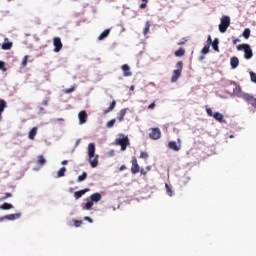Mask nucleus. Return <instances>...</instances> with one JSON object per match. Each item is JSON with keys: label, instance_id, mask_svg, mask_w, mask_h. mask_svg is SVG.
<instances>
[{"label": "nucleus", "instance_id": "obj_1", "mask_svg": "<svg viewBox=\"0 0 256 256\" xmlns=\"http://www.w3.org/2000/svg\"><path fill=\"white\" fill-rule=\"evenodd\" d=\"M88 157L89 163L93 169L99 165V155H95V144L89 143L88 144Z\"/></svg>", "mask_w": 256, "mask_h": 256}, {"label": "nucleus", "instance_id": "obj_2", "mask_svg": "<svg viewBox=\"0 0 256 256\" xmlns=\"http://www.w3.org/2000/svg\"><path fill=\"white\" fill-rule=\"evenodd\" d=\"M238 51H244V59L249 61V59H253V49H251V45L249 44H239L237 46Z\"/></svg>", "mask_w": 256, "mask_h": 256}, {"label": "nucleus", "instance_id": "obj_3", "mask_svg": "<svg viewBox=\"0 0 256 256\" xmlns=\"http://www.w3.org/2000/svg\"><path fill=\"white\" fill-rule=\"evenodd\" d=\"M181 73H183V61L176 63V69L172 73L171 83H177L179 77H181Z\"/></svg>", "mask_w": 256, "mask_h": 256}, {"label": "nucleus", "instance_id": "obj_4", "mask_svg": "<svg viewBox=\"0 0 256 256\" xmlns=\"http://www.w3.org/2000/svg\"><path fill=\"white\" fill-rule=\"evenodd\" d=\"M230 25H231V18L229 16H223L219 24L220 33H225L227 29H229Z\"/></svg>", "mask_w": 256, "mask_h": 256}, {"label": "nucleus", "instance_id": "obj_5", "mask_svg": "<svg viewBox=\"0 0 256 256\" xmlns=\"http://www.w3.org/2000/svg\"><path fill=\"white\" fill-rule=\"evenodd\" d=\"M232 84H234L235 86V88L233 89L234 95H236V97H239L240 99L245 100V98L249 95V93L243 92V90L241 89V86L237 85V83L233 82Z\"/></svg>", "mask_w": 256, "mask_h": 256}, {"label": "nucleus", "instance_id": "obj_6", "mask_svg": "<svg viewBox=\"0 0 256 256\" xmlns=\"http://www.w3.org/2000/svg\"><path fill=\"white\" fill-rule=\"evenodd\" d=\"M116 145H120L121 151H126L129 145V137L119 138L115 140Z\"/></svg>", "mask_w": 256, "mask_h": 256}, {"label": "nucleus", "instance_id": "obj_7", "mask_svg": "<svg viewBox=\"0 0 256 256\" xmlns=\"http://www.w3.org/2000/svg\"><path fill=\"white\" fill-rule=\"evenodd\" d=\"M53 45H54V52L59 53L61 49H63V42H61V38L55 37L53 39Z\"/></svg>", "mask_w": 256, "mask_h": 256}, {"label": "nucleus", "instance_id": "obj_8", "mask_svg": "<svg viewBox=\"0 0 256 256\" xmlns=\"http://www.w3.org/2000/svg\"><path fill=\"white\" fill-rule=\"evenodd\" d=\"M149 137L153 141H157V139H161V130H159V128H152L151 132L149 133Z\"/></svg>", "mask_w": 256, "mask_h": 256}, {"label": "nucleus", "instance_id": "obj_9", "mask_svg": "<svg viewBox=\"0 0 256 256\" xmlns=\"http://www.w3.org/2000/svg\"><path fill=\"white\" fill-rule=\"evenodd\" d=\"M5 219H7V221H15L16 219H21V213L8 214L0 217V223L1 221H5Z\"/></svg>", "mask_w": 256, "mask_h": 256}, {"label": "nucleus", "instance_id": "obj_10", "mask_svg": "<svg viewBox=\"0 0 256 256\" xmlns=\"http://www.w3.org/2000/svg\"><path fill=\"white\" fill-rule=\"evenodd\" d=\"M131 163H132L131 173L132 175H137V173H139L141 169V167H139V163L137 162V158L133 157Z\"/></svg>", "mask_w": 256, "mask_h": 256}, {"label": "nucleus", "instance_id": "obj_11", "mask_svg": "<svg viewBox=\"0 0 256 256\" xmlns=\"http://www.w3.org/2000/svg\"><path fill=\"white\" fill-rule=\"evenodd\" d=\"M244 101L248 103V105H251V107H253V109H255L256 111V98L253 95L248 94L245 97Z\"/></svg>", "mask_w": 256, "mask_h": 256}, {"label": "nucleus", "instance_id": "obj_12", "mask_svg": "<svg viewBox=\"0 0 256 256\" xmlns=\"http://www.w3.org/2000/svg\"><path fill=\"white\" fill-rule=\"evenodd\" d=\"M78 119L80 125L87 123V112L85 110L80 111L78 114Z\"/></svg>", "mask_w": 256, "mask_h": 256}, {"label": "nucleus", "instance_id": "obj_13", "mask_svg": "<svg viewBox=\"0 0 256 256\" xmlns=\"http://www.w3.org/2000/svg\"><path fill=\"white\" fill-rule=\"evenodd\" d=\"M127 111H129L128 108H123L118 112L117 119L121 123L122 121L125 120V116L127 115Z\"/></svg>", "mask_w": 256, "mask_h": 256}, {"label": "nucleus", "instance_id": "obj_14", "mask_svg": "<svg viewBox=\"0 0 256 256\" xmlns=\"http://www.w3.org/2000/svg\"><path fill=\"white\" fill-rule=\"evenodd\" d=\"M122 71L124 77H131V75H133L131 72V67H129L127 64L122 65Z\"/></svg>", "mask_w": 256, "mask_h": 256}, {"label": "nucleus", "instance_id": "obj_15", "mask_svg": "<svg viewBox=\"0 0 256 256\" xmlns=\"http://www.w3.org/2000/svg\"><path fill=\"white\" fill-rule=\"evenodd\" d=\"M169 149H172V151H181V145H177V142L170 141L168 143Z\"/></svg>", "mask_w": 256, "mask_h": 256}, {"label": "nucleus", "instance_id": "obj_16", "mask_svg": "<svg viewBox=\"0 0 256 256\" xmlns=\"http://www.w3.org/2000/svg\"><path fill=\"white\" fill-rule=\"evenodd\" d=\"M230 65L232 69H237V67H239V58H237V56H233L230 59Z\"/></svg>", "mask_w": 256, "mask_h": 256}, {"label": "nucleus", "instance_id": "obj_17", "mask_svg": "<svg viewBox=\"0 0 256 256\" xmlns=\"http://www.w3.org/2000/svg\"><path fill=\"white\" fill-rule=\"evenodd\" d=\"M116 106H117V101L113 100L110 103V106L108 107V109L104 110L103 115H107L108 113H111V111H113V109H115Z\"/></svg>", "mask_w": 256, "mask_h": 256}, {"label": "nucleus", "instance_id": "obj_18", "mask_svg": "<svg viewBox=\"0 0 256 256\" xmlns=\"http://www.w3.org/2000/svg\"><path fill=\"white\" fill-rule=\"evenodd\" d=\"M88 191H89V189L85 188V189H83V190L74 192V197H75V199H76V200H77V199H81V197H82L83 195H85V193H87Z\"/></svg>", "mask_w": 256, "mask_h": 256}, {"label": "nucleus", "instance_id": "obj_19", "mask_svg": "<svg viewBox=\"0 0 256 256\" xmlns=\"http://www.w3.org/2000/svg\"><path fill=\"white\" fill-rule=\"evenodd\" d=\"M5 109H7V102L3 99H0V121L3 115V111H5Z\"/></svg>", "mask_w": 256, "mask_h": 256}, {"label": "nucleus", "instance_id": "obj_20", "mask_svg": "<svg viewBox=\"0 0 256 256\" xmlns=\"http://www.w3.org/2000/svg\"><path fill=\"white\" fill-rule=\"evenodd\" d=\"M11 47H13V42H9V39L6 38L5 43L2 44V49H4V51H9Z\"/></svg>", "mask_w": 256, "mask_h": 256}, {"label": "nucleus", "instance_id": "obj_21", "mask_svg": "<svg viewBox=\"0 0 256 256\" xmlns=\"http://www.w3.org/2000/svg\"><path fill=\"white\" fill-rule=\"evenodd\" d=\"M213 117L216 121H219V123H225V119L223 118V114H221L220 112H215L213 114Z\"/></svg>", "mask_w": 256, "mask_h": 256}, {"label": "nucleus", "instance_id": "obj_22", "mask_svg": "<svg viewBox=\"0 0 256 256\" xmlns=\"http://www.w3.org/2000/svg\"><path fill=\"white\" fill-rule=\"evenodd\" d=\"M37 135V127H33L28 134V138L31 139V141H33V139H35V136Z\"/></svg>", "mask_w": 256, "mask_h": 256}, {"label": "nucleus", "instance_id": "obj_23", "mask_svg": "<svg viewBox=\"0 0 256 256\" xmlns=\"http://www.w3.org/2000/svg\"><path fill=\"white\" fill-rule=\"evenodd\" d=\"M90 199L92 203H98V201L101 199V195L99 193H94L90 196Z\"/></svg>", "mask_w": 256, "mask_h": 256}, {"label": "nucleus", "instance_id": "obj_24", "mask_svg": "<svg viewBox=\"0 0 256 256\" xmlns=\"http://www.w3.org/2000/svg\"><path fill=\"white\" fill-rule=\"evenodd\" d=\"M109 33H111V30L106 29L104 30L98 37L99 41H103V39H105V37H109Z\"/></svg>", "mask_w": 256, "mask_h": 256}, {"label": "nucleus", "instance_id": "obj_25", "mask_svg": "<svg viewBox=\"0 0 256 256\" xmlns=\"http://www.w3.org/2000/svg\"><path fill=\"white\" fill-rule=\"evenodd\" d=\"M92 207H93L92 200H88L86 202V204H84V206H82V209H84V211H89V210H91Z\"/></svg>", "mask_w": 256, "mask_h": 256}, {"label": "nucleus", "instance_id": "obj_26", "mask_svg": "<svg viewBox=\"0 0 256 256\" xmlns=\"http://www.w3.org/2000/svg\"><path fill=\"white\" fill-rule=\"evenodd\" d=\"M13 207H14L13 204H9L5 202L0 206V209H2L3 211H9V209H13Z\"/></svg>", "mask_w": 256, "mask_h": 256}, {"label": "nucleus", "instance_id": "obj_27", "mask_svg": "<svg viewBox=\"0 0 256 256\" xmlns=\"http://www.w3.org/2000/svg\"><path fill=\"white\" fill-rule=\"evenodd\" d=\"M150 29H151V22L147 21L143 29V35H147Z\"/></svg>", "mask_w": 256, "mask_h": 256}, {"label": "nucleus", "instance_id": "obj_28", "mask_svg": "<svg viewBox=\"0 0 256 256\" xmlns=\"http://www.w3.org/2000/svg\"><path fill=\"white\" fill-rule=\"evenodd\" d=\"M175 57H183V55H185V49L183 48H179L175 53H174Z\"/></svg>", "mask_w": 256, "mask_h": 256}, {"label": "nucleus", "instance_id": "obj_29", "mask_svg": "<svg viewBox=\"0 0 256 256\" xmlns=\"http://www.w3.org/2000/svg\"><path fill=\"white\" fill-rule=\"evenodd\" d=\"M38 165H45V163H47V160L45 159V157L43 155L38 156V161H37Z\"/></svg>", "mask_w": 256, "mask_h": 256}, {"label": "nucleus", "instance_id": "obj_30", "mask_svg": "<svg viewBox=\"0 0 256 256\" xmlns=\"http://www.w3.org/2000/svg\"><path fill=\"white\" fill-rule=\"evenodd\" d=\"M243 37L244 39H249V37H251V29L249 28H246L244 31H243Z\"/></svg>", "mask_w": 256, "mask_h": 256}, {"label": "nucleus", "instance_id": "obj_31", "mask_svg": "<svg viewBox=\"0 0 256 256\" xmlns=\"http://www.w3.org/2000/svg\"><path fill=\"white\" fill-rule=\"evenodd\" d=\"M67 171V168L62 167L59 169V171L57 172V177H65V172Z\"/></svg>", "mask_w": 256, "mask_h": 256}, {"label": "nucleus", "instance_id": "obj_32", "mask_svg": "<svg viewBox=\"0 0 256 256\" xmlns=\"http://www.w3.org/2000/svg\"><path fill=\"white\" fill-rule=\"evenodd\" d=\"M212 47H213L214 51L219 52V40H218V39H215V40L212 42Z\"/></svg>", "mask_w": 256, "mask_h": 256}, {"label": "nucleus", "instance_id": "obj_33", "mask_svg": "<svg viewBox=\"0 0 256 256\" xmlns=\"http://www.w3.org/2000/svg\"><path fill=\"white\" fill-rule=\"evenodd\" d=\"M165 189L167 195H169V197H173V190L171 189V186H169V184H165Z\"/></svg>", "mask_w": 256, "mask_h": 256}, {"label": "nucleus", "instance_id": "obj_34", "mask_svg": "<svg viewBox=\"0 0 256 256\" xmlns=\"http://www.w3.org/2000/svg\"><path fill=\"white\" fill-rule=\"evenodd\" d=\"M27 61H29V56L28 55H25L22 59V63H21V67L22 68H25L27 67Z\"/></svg>", "mask_w": 256, "mask_h": 256}, {"label": "nucleus", "instance_id": "obj_35", "mask_svg": "<svg viewBox=\"0 0 256 256\" xmlns=\"http://www.w3.org/2000/svg\"><path fill=\"white\" fill-rule=\"evenodd\" d=\"M87 179V172H83L80 176H78V183H81V181H85Z\"/></svg>", "mask_w": 256, "mask_h": 256}, {"label": "nucleus", "instance_id": "obj_36", "mask_svg": "<svg viewBox=\"0 0 256 256\" xmlns=\"http://www.w3.org/2000/svg\"><path fill=\"white\" fill-rule=\"evenodd\" d=\"M209 49H210V46L205 45L202 49V55H207V53H209Z\"/></svg>", "mask_w": 256, "mask_h": 256}, {"label": "nucleus", "instance_id": "obj_37", "mask_svg": "<svg viewBox=\"0 0 256 256\" xmlns=\"http://www.w3.org/2000/svg\"><path fill=\"white\" fill-rule=\"evenodd\" d=\"M115 121H116L115 118L111 119L110 121L107 122L106 127L108 128L113 127L115 125Z\"/></svg>", "mask_w": 256, "mask_h": 256}, {"label": "nucleus", "instance_id": "obj_38", "mask_svg": "<svg viewBox=\"0 0 256 256\" xmlns=\"http://www.w3.org/2000/svg\"><path fill=\"white\" fill-rule=\"evenodd\" d=\"M75 227H81L83 225V220H73Z\"/></svg>", "mask_w": 256, "mask_h": 256}, {"label": "nucleus", "instance_id": "obj_39", "mask_svg": "<svg viewBox=\"0 0 256 256\" xmlns=\"http://www.w3.org/2000/svg\"><path fill=\"white\" fill-rule=\"evenodd\" d=\"M147 3H149V0H142V3L140 4V9H145L147 7Z\"/></svg>", "mask_w": 256, "mask_h": 256}, {"label": "nucleus", "instance_id": "obj_40", "mask_svg": "<svg viewBox=\"0 0 256 256\" xmlns=\"http://www.w3.org/2000/svg\"><path fill=\"white\" fill-rule=\"evenodd\" d=\"M63 91H64V93H66V95H69V93H73L75 91V86L65 89Z\"/></svg>", "mask_w": 256, "mask_h": 256}, {"label": "nucleus", "instance_id": "obj_41", "mask_svg": "<svg viewBox=\"0 0 256 256\" xmlns=\"http://www.w3.org/2000/svg\"><path fill=\"white\" fill-rule=\"evenodd\" d=\"M140 159H149V154L147 152H140Z\"/></svg>", "mask_w": 256, "mask_h": 256}, {"label": "nucleus", "instance_id": "obj_42", "mask_svg": "<svg viewBox=\"0 0 256 256\" xmlns=\"http://www.w3.org/2000/svg\"><path fill=\"white\" fill-rule=\"evenodd\" d=\"M250 79L252 83H256V74L255 72H250Z\"/></svg>", "mask_w": 256, "mask_h": 256}, {"label": "nucleus", "instance_id": "obj_43", "mask_svg": "<svg viewBox=\"0 0 256 256\" xmlns=\"http://www.w3.org/2000/svg\"><path fill=\"white\" fill-rule=\"evenodd\" d=\"M9 197H13V194L11 193H6L5 196H3L0 201H5V199H9Z\"/></svg>", "mask_w": 256, "mask_h": 256}, {"label": "nucleus", "instance_id": "obj_44", "mask_svg": "<svg viewBox=\"0 0 256 256\" xmlns=\"http://www.w3.org/2000/svg\"><path fill=\"white\" fill-rule=\"evenodd\" d=\"M0 69L2 71H7V68H5V62L4 61H0Z\"/></svg>", "mask_w": 256, "mask_h": 256}, {"label": "nucleus", "instance_id": "obj_45", "mask_svg": "<svg viewBox=\"0 0 256 256\" xmlns=\"http://www.w3.org/2000/svg\"><path fill=\"white\" fill-rule=\"evenodd\" d=\"M206 113L207 115H209V117H213V110H211V108H206Z\"/></svg>", "mask_w": 256, "mask_h": 256}, {"label": "nucleus", "instance_id": "obj_46", "mask_svg": "<svg viewBox=\"0 0 256 256\" xmlns=\"http://www.w3.org/2000/svg\"><path fill=\"white\" fill-rule=\"evenodd\" d=\"M207 45L211 46L213 44V40L211 39V35L208 36V39H207Z\"/></svg>", "mask_w": 256, "mask_h": 256}, {"label": "nucleus", "instance_id": "obj_47", "mask_svg": "<svg viewBox=\"0 0 256 256\" xmlns=\"http://www.w3.org/2000/svg\"><path fill=\"white\" fill-rule=\"evenodd\" d=\"M84 221H88V223H93V219H91V217L89 216H85Z\"/></svg>", "mask_w": 256, "mask_h": 256}, {"label": "nucleus", "instance_id": "obj_48", "mask_svg": "<svg viewBox=\"0 0 256 256\" xmlns=\"http://www.w3.org/2000/svg\"><path fill=\"white\" fill-rule=\"evenodd\" d=\"M109 157H115V150H110L108 152Z\"/></svg>", "mask_w": 256, "mask_h": 256}, {"label": "nucleus", "instance_id": "obj_49", "mask_svg": "<svg viewBox=\"0 0 256 256\" xmlns=\"http://www.w3.org/2000/svg\"><path fill=\"white\" fill-rule=\"evenodd\" d=\"M42 105H43L44 107H47V106L49 105V100H43V101H42Z\"/></svg>", "mask_w": 256, "mask_h": 256}, {"label": "nucleus", "instance_id": "obj_50", "mask_svg": "<svg viewBox=\"0 0 256 256\" xmlns=\"http://www.w3.org/2000/svg\"><path fill=\"white\" fill-rule=\"evenodd\" d=\"M148 109H155V101L148 106Z\"/></svg>", "mask_w": 256, "mask_h": 256}, {"label": "nucleus", "instance_id": "obj_51", "mask_svg": "<svg viewBox=\"0 0 256 256\" xmlns=\"http://www.w3.org/2000/svg\"><path fill=\"white\" fill-rule=\"evenodd\" d=\"M241 40L239 38H236L233 40V45H237V43H240Z\"/></svg>", "mask_w": 256, "mask_h": 256}, {"label": "nucleus", "instance_id": "obj_52", "mask_svg": "<svg viewBox=\"0 0 256 256\" xmlns=\"http://www.w3.org/2000/svg\"><path fill=\"white\" fill-rule=\"evenodd\" d=\"M139 173H141V175H147V171H145V169H140Z\"/></svg>", "mask_w": 256, "mask_h": 256}, {"label": "nucleus", "instance_id": "obj_53", "mask_svg": "<svg viewBox=\"0 0 256 256\" xmlns=\"http://www.w3.org/2000/svg\"><path fill=\"white\" fill-rule=\"evenodd\" d=\"M125 169H127V166L122 165V166L119 168V171H125Z\"/></svg>", "mask_w": 256, "mask_h": 256}, {"label": "nucleus", "instance_id": "obj_54", "mask_svg": "<svg viewBox=\"0 0 256 256\" xmlns=\"http://www.w3.org/2000/svg\"><path fill=\"white\" fill-rule=\"evenodd\" d=\"M67 163H69V161H67V160L62 161V165H67Z\"/></svg>", "mask_w": 256, "mask_h": 256}, {"label": "nucleus", "instance_id": "obj_55", "mask_svg": "<svg viewBox=\"0 0 256 256\" xmlns=\"http://www.w3.org/2000/svg\"><path fill=\"white\" fill-rule=\"evenodd\" d=\"M134 90H135V86H131L130 91H134Z\"/></svg>", "mask_w": 256, "mask_h": 256}, {"label": "nucleus", "instance_id": "obj_56", "mask_svg": "<svg viewBox=\"0 0 256 256\" xmlns=\"http://www.w3.org/2000/svg\"><path fill=\"white\" fill-rule=\"evenodd\" d=\"M146 170H147V171H151V166H147V167H146Z\"/></svg>", "mask_w": 256, "mask_h": 256}, {"label": "nucleus", "instance_id": "obj_57", "mask_svg": "<svg viewBox=\"0 0 256 256\" xmlns=\"http://www.w3.org/2000/svg\"><path fill=\"white\" fill-rule=\"evenodd\" d=\"M178 45H185V42H178Z\"/></svg>", "mask_w": 256, "mask_h": 256}, {"label": "nucleus", "instance_id": "obj_58", "mask_svg": "<svg viewBox=\"0 0 256 256\" xmlns=\"http://www.w3.org/2000/svg\"><path fill=\"white\" fill-rule=\"evenodd\" d=\"M57 121H65L63 118H58Z\"/></svg>", "mask_w": 256, "mask_h": 256}, {"label": "nucleus", "instance_id": "obj_59", "mask_svg": "<svg viewBox=\"0 0 256 256\" xmlns=\"http://www.w3.org/2000/svg\"><path fill=\"white\" fill-rule=\"evenodd\" d=\"M76 145H79V140L76 142Z\"/></svg>", "mask_w": 256, "mask_h": 256}, {"label": "nucleus", "instance_id": "obj_60", "mask_svg": "<svg viewBox=\"0 0 256 256\" xmlns=\"http://www.w3.org/2000/svg\"><path fill=\"white\" fill-rule=\"evenodd\" d=\"M8 1V3H10V1H13V0H7Z\"/></svg>", "mask_w": 256, "mask_h": 256}, {"label": "nucleus", "instance_id": "obj_61", "mask_svg": "<svg viewBox=\"0 0 256 256\" xmlns=\"http://www.w3.org/2000/svg\"><path fill=\"white\" fill-rule=\"evenodd\" d=\"M40 111H43V108H40Z\"/></svg>", "mask_w": 256, "mask_h": 256}]
</instances>
